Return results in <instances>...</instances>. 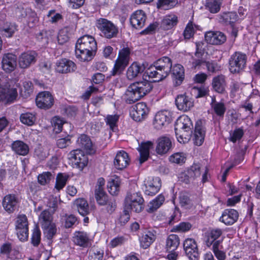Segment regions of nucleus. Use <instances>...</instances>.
<instances>
[{
    "label": "nucleus",
    "mask_w": 260,
    "mask_h": 260,
    "mask_svg": "<svg viewBox=\"0 0 260 260\" xmlns=\"http://www.w3.org/2000/svg\"><path fill=\"white\" fill-rule=\"evenodd\" d=\"M206 128L202 120H198L195 124L192 140L197 146H201L204 142Z\"/></svg>",
    "instance_id": "18"
},
{
    "label": "nucleus",
    "mask_w": 260,
    "mask_h": 260,
    "mask_svg": "<svg viewBox=\"0 0 260 260\" xmlns=\"http://www.w3.org/2000/svg\"><path fill=\"white\" fill-rule=\"evenodd\" d=\"M124 207L136 213L141 212L144 208V200L141 192H127L124 199Z\"/></svg>",
    "instance_id": "5"
},
{
    "label": "nucleus",
    "mask_w": 260,
    "mask_h": 260,
    "mask_svg": "<svg viewBox=\"0 0 260 260\" xmlns=\"http://www.w3.org/2000/svg\"><path fill=\"white\" fill-rule=\"evenodd\" d=\"M104 250L101 248L93 247L89 251L88 260H103Z\"/></svg>",
    "instance_id": "49"
},
{
    "label": "nucleus",
    "mask_w": 260,
    "mask_h": 260,
    "mask_svg": "<svg viewBox=\"0 0 260 260\" xmlns=\"http://www.w3.org/2000/svg\"><path fill=\"white\" fill-rule=\"evenodd\" d=\"M36 62L35 53L27 51L22 53L19 57V64L21 68L26 69Z\"/></svg>",
    "instance_id": "30"
},
{
    "label": "nucleus",
    "mask_w": 260,
    "mask_h": 260,
    "mask_svg": "<svg viewBox=\"0 0 260 260\" xmlns=\"http://www.w3.org/2000/svg\"><path fill=\"white\" fill-rule=\"evenodd\" d=\"M222 233V230L219 228L212 229L206 233L205 243L207 247L214 246L216 243L220 245L223 241V238L220 239Z\"/></svg>",
    "instance_id": "10"
},
{
    "label": "nucleus",
    "mask_w": 260,
    "mask_h": 260,
    "mask_svg": "<svg viewBox=\"0 0 260 260\" xmlns=\"http://www.w3.org/2000/svg\"><path fill=\"white\" fill-rule=\"evenodd\" d=\"M239 213L234 209H225L219 217V221L226 225H232L238 219Z\"/></svg>",
    "instance_id": "24"
},
{
    "label": "nucleus",
    "mask_w": 260,
    "mask_h": 260,
    "mask_svg": "<svg viewBox=\"0 0 260 260\" xmlns=\"http://www.w3.org/2000/svg\"><path fill=\"white\" fill-rule=\"evenodd\" d=\"M153 143L150 141L142 142L138 149L140 153L139 161L142 164L147 161L149 157L150 150L153 147Z\"/></svg>",
    "instance_id": "31"
},
{
    "label": "nucleus",
    "mask_w": 260,
    "mask_h": 260,
    "mask_svg": "<svg viewBox=\"0 0 260 260\" xmlns=\"http://www.w3.org/2000/svg\"><path fill=\"white\" fill-rule=\"evenodd\" d=\"M156 152L159 155L166 154L172 147L171 139L167 136H161L157 140Z\"/></svg>",
    "instance_id": "27"
},
{
    "label": "nucleus",
    "mask_w": 260,
    "mask_h": 260,
    "mask_svg": "<svg viewBox=\"0 0 260 260\" xmlns=\"http://www.w3.org/2000/svg\"><path fill=\"white\" fill-rule=\"evenodd\" d=\"M145 193L153 196L159 190L161 186V179L158 177H148L144 181Z\"/></svg>",
    "instance_id": "11"
},
{
    "label": "nucleus",
    "mask_w": 260,
    "mask_h": 260,
    "mask_svg": "<svg viewBox=\"0 0 260 260\" xmlns=\"http://www.w3.org/2000/svg\"><path fill=\"white\" fill-rule=\"evenodd\" d=\"M18 96L16 88H7L0 86V103L7 105L13 103Z\"/></svg>",
    "instance_id": "16"
},
{
    "label": "nucleus",
    "mask_w": 260,
    "mask_h": 260,
    "mask_svg": "<svg viewBox=\"0 0 260 260\" xmlns=\"http://www.w3.org/2000/svg\"><path fill=\"white\" fill-rule=\"evenodd\" d=\"M52 175L50 172H44L38 176V181L41 185H45L50 183Z\"/></svg>",
    "instance_id": "63"
},
{
    "label": "nucleus",
    "mask_w": 260,
    "mask_h": 260,
    "mask_svg": "<svg viewBox=\"0 0 260 260\" xmlns=\"http://www.w3.org/2000/svg\"><path fill=\"white\" fill-rule=\"evenodd\" d=\"M193 124L190 118L186 115H183L179 117L176 121L175 130H191Z\"/></svg>",
    "instance_id": "33"
},
{
    "label": "nucleus",
    "mask_w": 260,
    "mask_h": 260,
    "mask_svg": "<svg viewBox=\"0 0 260 260\" xmlns=\"http://www.w3.org/2000/svg\"><path fill=\"white\" fill-rule=\"evenodd\" d=\"M180 244V238L175 234H170L168 236L166 242V251L176 250Z\"/></svg>",
    "instance_id": "42"
},
{
    "label": "nucleus",
    "mask_w": 260,
    "mask_h": 260,
    "mask_svg": "<svg viewBox=\"0 0 260 260\" xmlns=\"http://www.w3.org/2000/svg\"><path fill=\"white\" fill-rule=\"evenodd\" d=\"M179 203L182 207L186 209H191L193 206L192 200L187 192H182L180 194Z\"/></svg>",
    "instance_id": "55"
},
{
    "label": "nucleus",
    "mask_w": 260,
    "mask_h": 260,
    "mask_svg": "<svg viewBox=\"0 0 260 260\" xmlns=\"http://www.w3.org/2000/svg\"><path fill=\"white\" fill-rule=\"evenodd\" d=\"M172 65V60L170 57L162 56L146 69L145 74L149 78H155L154 81H160L169 75Z\"/></svg>",
    "instance_id": "2"
},
{
    "label": "nucleus",
    "mask_w": 260,
    "mask_h": 260,
    "mask_svg": "<svg viewBox=\"0 0 260 260\" xmlns=\"http://www.w3.org/2000/svg\"><path fill=\"white\" fill-rule=\"evenodd\" d=\"M36 115L30 112L22 113L20 116V121L27 125H32L36 121Z\"/></svg>",
    "instance_id": "57"
},
{
    "label": "nucleus",
    "mask_w": 260,
    "mask_h": 260,
    "mask_svg": "<svg viewBox=\"0 0 260 260\" xmlns=\"http://www.w3.org/2000/svg\"><path fill=\"white\" fill-rule=\"evenodd\" d=\"M68 179V176L67 175H64L62 173H58L56 179L55 188L58 190L62 189L66 185Z\"/></svg>",
    "instance_id": "61"
},
{
    "label": "nucleus",
    "mask_w": 260,
    "mask_h": 260,
    "mask_svg": "<svg viewBox=\"0 0 260 260\" xmlns=\"http://www.w3.org/2000/svg\"><path fill=\"white\" fill-rule=\"evenodd\" d=\"M133 84L135 85V89H137L141 98L149 93L153 88L152 84L147 80L136 82Z\"/></svg>",
    "instance_id": "34"
},
{
    "label": "nucleus",
    "mask_w": 260,
    "mask_h": 260,
    "mask_svg": "<svg viewBox=\"0 0 260 260\" xmlns=\"http://www.w3.org/2000/svg\"><path fill=\"white\" fill-rule=\"evenodd\" d=\"M131 49L128 47H124L119 51L118 57L111 71L110 76L119 75L124 71L129 63Z\"/></svg>",
    "instance_id": "4"
},
{
    "label": "nucleus",
    "mask_w": 260,
    "mask_h": 260,
    "mask_svg": "<svg viewBox=\"0 0 260 260\" xmlns=\"http://www.w3.org/2000/svg\"><path fill=\"white\" fill-rule=\"evenodd\" d=\"M52 124L53 127V131L56 134L60 133L62 129L64 121L59 116H55L52 119Z\"/></svg>",
    "instance_id": "60"
},
{
    "label": "nucleus",
    "mask_w": 260,
    "mask_h": 260,
    "mask_svg": "<svg viewBox=\"0 0 260 260\" xmlns=\"http://www.w3.org/2000/svg\"><path fill=\"white\" fill-rule=\"evenodd\" d=\"M19 200L15 194H8L3 199L2 206L9 214L13 213L17 207Z\"/></svg>",
    "instance_id": "22"
},
{
    "label": "nucleus",
    "mask_w": 260,
    "mask_h": 260,
    "mask_svg": "<svg viewBox=\"0 0 260 260\" xmlns=\"http://www.w3.org/2000/svg\"><path fill=\"white\" fill-rule=\"evenodd\" d=\"M178 4V0H157L156 7L158 9L170 10Z\"/></svg>",
    "instance_id": "51"
},
{
    "label": "nucleus",
    "mask_w": 260,
    "mask_h": 260,
    "mask_svg": "<svg viewBox=\"0 0 260 260\" xmlns=\"http://www.w3.org/2000/svg\"><path fill=\"white\" fill-rule=\"evenodd\" d=\"M95 26L100 31L101 36L105 38L110 39L117 37L118 27L110 20L100 18L96 20Z\"/></svg>",
    "instance_id": "3"
},
{
    "label": "nucleus",
    "mask_w": 260,
    "mask_h": 260,
    "mask_svg": "<svg viewBox=\"0 0 260 260\" xmlns=\"http://www.w3.org/2000/svg\"><path fill=\"white\" fill-rule=\"evenodd\" d=\"M178 22V17L176 15H167L161 21V27L165 30H168L176 26Z\"/></svg>",
    "instance_id": "40"
},
{
    "label": "nucleus",
    "mask_w": 260,
    "mask_h": 260,
    "mask_svg": "<svg viewBox=\"0 0 260 260\" xmlns=\"http://www.w3.org/2000/svg\"><path fill=\"white\" fill-rule=\"evenodd\" d=\"M74 238V242L76 245L84 248L88 247L89 238L86 232L83 231L76 232Z\"/></svg>",
    "instance_id": "39"
},
{
    "label": "nucleus",
    "mask_w": 260,
    "mask_h": 260,
    "mask_svg": "<svg viewBox=\"0 0 260 260\" xmlns=\"http://www.w3.org/2000/svg\"><path fill=\"white\" fill-rule=\"evenodd\" d=\"M207 45L203 41L196 43L195 56L198 58H202L205 54Z\"/></svg>",
    "instance_id": "64"
},
{
    "label": "nucleus",
    "mask_w": 260,
    "mask_h": 260,
    "mask_svg": "<svg viewBox=\"0 0 260 260\" xmlns=\"http://www.w3.org/2000/svg\"><path fill=\"white\" fill-rule=\"evenodd\" d=\"M97 50V43L95 38L90 35H84L77 41L75 55L80 61H90L95 56Z\"/></svg>",
    "instance_id": "1"
},
{
    "label": "nucleus",
    "mask_w": 260,
    "mask_h": 260,
    "mask_svg": "<svg viewBox=\"0 0 260 260\" xmlns=\"http://www.w3.org/2000/svg\"><path fill=\"white\" fill-rule=\"evenodd\" d=\"M17 56L11 53H5L2 60V69L7 73L13 72L17 67Z\"/></svg>",
    "instance_id": "15"
},
{
    "label": "nucleus",
    "mask_w": 260,
    "mask_h": 260,
    "mask_svg": "<svg viewBox=\"0 0 260 260\" xmlns=\"http://www.w3.org/2000/svg\"><path fill=\"white\" fill-rule=\"evenodd\" d=\"M76 69V64L69 59L62 58L56 61L55 71L57 73L67 74L75 71Z\"/></svg>",
    "instance_id": "17"
},
{
    "label": "nucleus",
    "mask_w": 260,
    "mask_h": 260,
    "mask_svg": "<svg viewBox=\"0 0 260 260\" xmlns=\"http://www.w3.org/2000/svg\"><path fill=\"white\" fill-rule=\"evenodd\" d=\"M211 106L216 115L222 119L226 110L224 103L221 102H212Z\"/></svg>",
    "instance_id": "48"
},
{
    "label": "nucleus",
    "mask_w": 260,
    "mask_h": 260,
    "mask_svg": "<svg viewBox=\"0 0 260 260\" xmlns=\"http://www.w3.org/2000/svg\"><path fill=\"white\" fill-rule=\"evenodd\" d=\"M135 88V85H134L133 83L128 86L124 94V99L126 103L132 104L141 99Z\"/></svg>",
    "instance_id": "32"
},
{
    "label": "nucleus",
    "mask_w": 260,
    "mask_h": 260,
    "mask_svg": "<svg viewBox=\"0 0 260 260\" xmlns=\"http://www.w3.org/2000/svg\"><path fill=\"white\" fill-rule=\"evenodd\" d=\"M226 86L225 77L222 74L215 76L212 79V86L213 89L219 93H223Z\"/></svg>",
    "instance_id": "36"
},
{
    "label": "nucleus",
    "mask_w": 260,
    "mask_h": 260,
    "mask_svg": "<svg viewBox=\"0 0 260 260\" xmlns=\"http://www.w3.org/2000/svg\"><path fill=\"white\" fill-rule=\"evenodd\" d=\"M169 160L171 163L182 166L186 161V156L183 152H176L170 156Z\"/></svg>",
    "instance_id": "52"
},
{
    "label": "nucleus",
    "mask_w": 260,
    "mask_h": 260,
    "mask_svg": "<svg viewBox=\"0 0 260 260\" xmlns=\"http://www.w3.org/2000/svg\"><path fill=\"white\" fill-rule=\"evenodd\" d=\"M16 235L19 240L25 242L28 240L29 235L28 221L25 214L19 215L15 222Z\"/></svg>",
    "instance_id": "7"
},
{
    "label": "nucleus",
    "mask_w": 260,
    "mask_h": 260,
    "mask_svg": "<svg viewBox=\"0 0 260 260\" xmlns=\"http://www.w3.org/2000/svg\"><path fill=\"white\" fill-rule=\"evenodd\" d=\"M102 206H104V208H102V210L109 214H112L115 211L117 207L116 201L112 198Z\"/></svg>",
    "instance_id": "62"
},
{
    "label": "nucleus",
    "mask_w": 260,
    "mask_h": 260,
    "mask_svg": "<svg viewBox=\"0 0 260 260\" xmlns=\"http://www.w3.org/2000/svg\"><path fill=\"white\" fill-rule=\"evenodd\" d=\"M147 19L145 13L142 10L135 11L130 17V23L132 27L137 29L142 28Z\"/></svg>",
    "instance_id": "23"
},
{
    "label": "nucleus",
    "mask_w": 260,
    "mask_h": 260,
    "mask_svg": "<svg viewBox=\"0 0 260 260\" xmlns=\"http://www.w3.org/2000/svg\"><path fill=\"white\" fill-rule=\"evenodd\" d=\"M12 149L19 155L25 156L29 152V147L24 142L21 140L14 141L11 145Z\"/></svg>",
    "instance_id": "38"
},
{
    "label": "nucleus",
    "mask_w": 260,
    "mask_h": 260,
    "mask_svg": "<svg viewBox=\"0 0 260 260\" xmlns=\"http://www.w3.org/2000/svg\"><path fill=\"white\" fill-rule=\"evenodd\" d=\"M16 30V25L11 22H6L0 27L1 34L7 38L12 37Z\"/></svg>",
    "instance_id": "45"
},
{
    "label": "nucleus",
    "mask_w": 260,
    "mask_h": 260,
    "mask_svg": "<svg viewBox=\"0 0 260 260\" xmlns=\"http://www.w3.org/2000/svg\"><path fill=\"white\" fill-rule=\"evenodd\" d=\"M68 159L74 168L82 170L88 162V159L80 149L73 150L68 154Z\"/></svg>",
    "instance_id": "8"
},
{
    "label": "nucleus",
    "mask_w": 260,
    "mask_h": 260,
    "mask_svg": "<svg viewBox=\"0 0 260 260\" xmlns=\"http://www.w3.org/2000/svg\"><path fill=\"white\" fill-rule=\"evenodd\" d=\"M149 112V109L144 102H139L136 104L131 115L133 119L136 121H141L144 119Z\"/></svg>",
    "instance_id": "21"
},
{
    "label": "nucleus",
    "mask_w": 260,
    "mask_h": 260,
    "mask_svg": "<svg viewBox=\"0 0 260 260\" xmlns=\"http://www.w3.org/2000/svg\"><path fill=\"white\" fill-rule=\"evenodd\" d=\"M194 34L195 33L193 29V23L192 21L189 20L187 23L183 32L184 40L185 41V42H187L190 39L193 38Z\"/></svg>",
    "instance_id": "59"
},
{
    "label": "nucleus",
    "mask_w": 260,
    "mask_h": 260,
    "mask_svg": "<svg viewBox=\"0 0 260 260\" xmlns=\"http://www.w3.org/2000/svg\"><path fill=\"white\" fill-rule=\"evenodd\" d=\"M53 213L49 210L42 211L39 216V221L42 228H47L53 222Z\"/></svg>",
    "instance_id": "41"
},
{
    "label": "nucleus",
    "mask_w": 260,
    "mask_h": 260,
    "mask_svg": "<svg viewBox=\"0 0 260 260\" xmlns=\"http://www.w3.org/2000/svg\"><path fill=\"white\" fill-rule=\"evenodd\" d=\"M74 29L71 26H65L59 30L57 36L59 44L63 45L68 42L74 32Z\"/></svg>",
    "instance_id": "37"
},
{
    "label": "nucleus",
    "mask_w": 260,
    "mask_h": 260,
    "mask_svg": "<svg viewBox=\"0 0 260 260\" xmlns=\"http://www.w3.org/2000/svg\"><path fill=\"white\" fill-rule=\"evenodd\" d=\"M156 238V231L154 230H145L139 237L140 246L145 249L150 246Z\"/></svg>",
    "instance_id": "19"
},
{
    "label": "nucleus",
    "mask_w": 260,
    "mask_h": 260,
    "mask_svg": "<svg viewBox=\"0 0 260 260\" xmlns=\"http://www.w3.org/2000/svg\"><path fill=\"white\" fill-rule=\"evenodd\" d=\"M175 135L178 141L180 143L185 144L190 139L191 137V130H175Z\"/></svg>",
    "instance_id": "46"
},
{
    "label": "nucleus",
    "mask_w": 260,
    "mask_h": 260,
    "mask_svg": "<svg viewBox=\"0 0 260 260\" xmlns=\"http://www.w3.org/2000/svg\"><path fill=\"white\" fill-rule=\"evenodd\" d=\"M175 104L178 110L186 112L193 106V102L191 98L184 93L179 94L176 96Z\"/></svg>",
    "instance_id": "26"
},
{
    "label": "nucleus",
    "mask_w": 260,
    "mask_h": 260,
    "mask_svg": "<svg viewBox=\"0 0 260 260\" xmlns=\"http://www.w3.org/2000/svg\"><path fill=\"white\" fill-rule=\"evenodd\" d=\"M36 103L39 109L44 110H49L54 104V98L49 91H41L36 96Z\"/></svg>",
    "instance_id": "9"
},
{
    "label": "nucleus",
    "mask_w": 260,
    "mask_h": 260,
    "mask_svg": "<svg viewBox=\"0 0 260 260\" xmlns=\"http://www.w3.org/2000/svg\"><path fill=\"white\" fill-rule=\"evenodd\" d=\"M121 181L119 177L116 176L111 179L107 183V188L109 192L112 196H116L120 191Z\"/></svg>",
    "instance_id": "43"
},
{
    "label": "nucleus",
    "mask_w": 260,
    "mask_h": 260,
    "mask_svg": "<svg viewBox=\"0 0 260 260\" xmlns=\"http://www.w3.org/2000/svg\"><path fill=\"white\" fill-rule=\"evenodd\" d=\"M170 73L173 86L178 87L181 85L185 79V70L183 66L178 63L172 65Z\"/></svg>",
    "instance_id": "14"
},
{
    "label": "nucleus",
    "mask_w": 260,
    "mask_h": 260,
    "mask_svg": "<svg viewBox=\"0 0 260 260\" xmlns=\"http://www.w3.org/2000/svg\"><path fill=\"white\" fill-rule=\"evenodd\" d=\"M223 0H206L205 7L211 13H216L220 10Z\"/></svg>",
    "instance_id": "53"
},
{
    "label": "nucleus",
    "mask_w": 260,
    "mask_h": 260,
    "mask_svg": "<svg viewBox=\"0 0 260 260\" xmlns=\"http://www.w3.org/2000/svg\"><path fill=\"white\" fill-rule=\"evenodd\" d=\"M30 240L31 244L35 247H38L40 244L41 231L38 225L35 226L33 229Z\"/></svg>",
    "instance_id": "58"
},
{
    "label": "nucleus",
    "mask_w": 260,
    "mask_h": 260,
    "mask_svg": "<svg viewBox=\"0 0 260 260\" xmlns=\"http://www.w3.org/2000/svg\"><path fill=\"white\" fill-rule=\"evenodd\" d=\"M171 120V115L169 111H160L156 113L154 117L153 126L156 129H161L166 125L169 124Z\"/></svg>",
    "instance_id": "13"
},
{
    "label": "nucleus",
    "mask_w": 260,
    "mask_h": 260,
    "mask_svg": "<svg viewBox=\"0 0 260 260\" xmlns=\"http://www.w3.org/2000/svg\"><path fill=\"white\" fill-rule=\"evenodd\" d=\"M130 161L128 154L124 150H120L115 157L114 165L116 169L122 170L129 165Z\"/></svg>",
    "instance_id": "25"
},
{
    "label": "nucleus",
    "mask_w": 260,
    "mask_h": 260,
    "mask_svg": "<svg viewBox=\"0 0 260 260\" xmlns=\"http://www.w3.org/2000/svg\"><path fill=\"white\" fill-rule=\"evenodd\" d=\"M183 249L190 259L198 260L199 249L197 242L194 239L190 238L186 239L183 242Z\"/></svg>",
    "instance_id": "12"
},
{
    "label": "nucleus",
    "mask_w": 260,
    "mask_h": 260,
    "mask_svg": "<svg viewBox=\"0 0 260 260\" xmlns=\"http://www.w3.org/2000/svg\"><path fill=\"white\" fill-rule=\"evenodd\" d=\"M247 55L241 52H235L230 57L229 61V70L233 74L240 73L246 67Z\"/></svg>",
    "instance_id": "6"
},
{
    "label": "nucleus",
    "mask_w": 260,
    "mask_h": 260,
    "mask_svg": "<svg viewBox=\"0 0 260 260\" xmlns=\"http://www.w3.org/2000/svg\"><path fill=\"white\" fill-rule=\"evenodd\" d=\"M94 197L96 203L99 206L104 205L112 198L108 196L104 189H102L101 188L95 189Z\"/></svg>",
    "instance_id": "44"
},
{
    "label": "nucleus",
    "mask_w": 260,
    "mask_h": 260,
    "mask_svg": "<svg viewBox=\"0 0 260 260\" xmlns=\"http://www.w3.org/2000/svg\"><path fill=\"white\" fill-rule=\"evenodd\" d=\"M238 19L236 12H227L220 14L219 16V22L226 26L233 27Z\"/></svg>",
    "instance_id": "29"
},
{
    "label": "nucleus",
    "mask_w": 260,
    "mask_h": 260,
    "mask_svg": "<svg viewBox=\"0 0 260 260\" xmlns=\"http://www.w3.org/2000/svg\"><path fill=\"white\" fill-rule=\"evenodd\" d=\"M244 135V131L243 127L236 128L233 131L230 132L229 140L233 143H236L243 138Z\"/></svg>",
    "instance_id": "54"
},
{
    "label": "nucleus",
    "mask_w": 260,
    "mask_h": 260,
    "mask_svg": "<svg viewBox=\"0 0 260 260\" xmlns=\"http://www.w3.org/2000/svg\"><path fill=\"white\" fill-rule=\"evenodd\" d=\"M205 40L208 44L218 45L224 43L226 40V37L219 31H209L205 34Z\"/></svg>",
    "instance_id": "20"
},
{
    "label": "nucleus",
    "mask_w": 260,
    "mask_h": 260,
    "mask_svg": "<svg viewBox=\"0 0 260 260\" xmlns=\"http://www.w3.org/2000/svg\"><path fill=\"white\" fill-rule=\"evenodd\" d=\"M187 174L192 181L200 177L201 175V165L200 164L193 163L189 167L187 168Z\"/></svg>",
    "instance_id": "50"
},
{
    "label": "nucleus",
    "mask_w": 260,
    "mask_h": 260,
    "mask_svg": "<svg viewBox=\"0 0 260 260\" xmlns=\"http://www.w3.org/2000/svg\"><path fill=\"white\" fill-rule=\"evenodd\" d=\"M145 67L138 62H134L128 68L126 71V76L128 80H133L137 77L140 74L143 73Z\"/></svg>",
    "instance_id": "35"
},
{
    "label": "nucleus",
    "mask_w": 260,
    "mask_h": 260,
    "mask_svg": "<svg viewBox=\"0 0 260 260\" xmlns=\"http://www.w3.org/2000/svg\"><path fill=\"white\" fill-rule=\"evenodd\" d=\"M73 208L82 216H85L90 213L89 206L87 201L83 198H77L74 200Z\"/></svg>",
    "instance_id": "28"
},
{
    "label": "nucleus",
    "mask_w": 260,
    "mask_h": 260,
    "mask_svg": "<svg viewBox=\"0 0 260 260\" xmlns=\"http://www.w3.org/2000/svg\"><path fill=\"white\" fill-rule=\"evenodd\" d=\"M119 116L117 114L107 115L105 119L107 125L109 126L111 131L115 132L118 129V122Z\"/></svg>",
    "instance_id": "47"
},
{
    "label": "nucleus",
    "mask_w": 260,
    "mask_h": 260,
    "mask_svg": "<svg viewBox=\"0 0 260 260\" xmlns=\"http://www.w3.org/2000/svg\"><path fill=\"white\" fill-rule=\"evenodd\" d=\"M79 146L86 150H90L92 147V143L90 138L86 135H81L77 140Z\"/></svg>",
    "instance_id": "56"
}]
</instances>
